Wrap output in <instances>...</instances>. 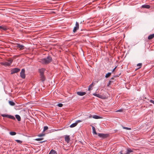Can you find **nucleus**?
I'll return each mask as SVG.
<instances>
[{
	"label": "nucleus",
	"mask_w": 154,
	"mask_h": 154,
	"mask_svg": "<svg viewBox=\"0 0 154 154\" xmlns=\"http://www.w3.org/2000/svg\"><path fill=\"white\" fill-rule=\"evenodd\" d=\"M25 69H22L20 73V75L21 77L23 79H25Z\"/></svg>",
	"instance_id": "5"
},
{
	"label": "nucleus",
	"mask_w": 154,
	"mask_h": 154,
	"mask_svg": "<svg viewBox=\"0 0 154 154\" xmlns=\"http://www.w3.org/2000/svg\"><path fill=\"white\" fill-rule=\"evenodd\" d=\"M142 66V63H138V64H137V66H140V67L138 69L140 68Z\"/></svg>",
	"instance_id": "28"
},
{
	"label": "nucleus",
	"mask_w": 154,
	"mask_h": 154,
	"mask_svg": "<svg viewBox=\"0 0 154 154\" xmlns=\"http://www.w3.org/2000/svg\"><path fill=\"white\" fill-rule=\"evenodd\" d=\"M122 109H119L116 111V112H122Z\"/></svg>",
	"instance_id": "37"
},
{
	"label": "nucleus",
	"mask_w": 154,
	"mask_h": 154,
	"mask_svg": "<svg viewBox=\"0 0 154 154\" xmlns=\"http://www.w3.org/2000/svg\"><path fill=\"white\" fill-rule=\"evenodd\" d=\"M111 72H108V73L106 74L105 75V77L106 78H108L110 77L111 75Z\"/></svg>",
	"instance_id": "23"
},
{
	"label": "nucleus",
	"mask_w": 154,
	"mask_h": 154,
	"mask_svg": "<svg viewBox=\"0 0 154 154\" xmlns=\"http://www.w3.org/2000/svg\"><path fill=\"white\" fill-rule=\"evenodd\" d=\"M80 77L81 78H82V75L81 74H80Z\"/></svg>",
	"instance_id": "42"
},
{
	"label": "nucleus",
	"mask_w": 154,
	"mask_h": 154,
	"mask_svg": "<svg viewBox=\"0 0 154 154\" xmlns=\"http://www.w3.org/2000/svg\"><path fill=\"white\" fill-rule=\"evenodd\" d=\"M92 117L94 118V119H101L102 118V117L100 116H97L96 115H94L93 116H92Z\"/></svg>",
	"instance_id": "16"
},
{
	"label": "nucleus",
	"mask_w": 154,
	"mask_h": 154,
	"mask_svg": "<svg viewBox=\"0 0 154 154\" xmlns=\"http://www.w3.org/2000/svg\"><path fill=\"white\" fill-rule=\"evenodd\" d=\"M2 116L4 117L8 118V115L6 114H3L2 115Z\"/></svg>",
	"instance_id": "33"
},
{
	"label": "nucleus",
	"mask_w": 154,
	"mask_h": 154,
	"mask_svg": "<svg viewBox=\"0 0 154 154\" xmlns=\"http://www.w3.org/2000/svg\"><path fill=\"white\" fill-rule=\"evenodd\" d=\"M111 80H114V78H111Z\"/></svg>",
	"instance_id": "45"
},
{
	"label": "nucleus",
	"mask_w": 154,
	"mask_h": 154,
	"mask_svg": "<svg viewBox=\"0 0 154 154\" xmlns=\"http://www.w3.org/2000/svg\"><path fill=\"white\" fill-rule=\"evenodd\" d=\"M150 6L147 5H144L142 6V7L144 8H146L147 9H149L150 8Z\"/></svg>",
	"instance_id": "12"
},
{
	"label": "nucleus",
	"mask_w": 154,
	"mask_h": 154,
	"mask_svg": "<svg viewBox=\"0 0 154 154\" xmlns=\"http://www.w3.org/2000/svg\"><path fill=\"white\" fill-rule=\"evenodd\" d=\"M48 129V128L47 126H45L44 127V131H45L46 130H47Z\"/></svg>",
	"instance_id": "34"
},
{
	"label": "nucleus",
	"mask_w": 154,
	"mask_h": 154,
	"mask_svg": "<svg viewBox=\"0 0 154 154\" xmlns=\"http://www.w3.org/2000/svg\"><path fill=\"white\" fill-rule=\"evenodd\" d=\"M45 141H42V142H41V143H42V142H45Z\"/></svg>",
	"instance_id": "47"
},
{
	"label": "nucleus",
	"mask_w": 154,
	"mask_h": 154,
	"mask_svg": "<svg viewBox=\"0 0 154 154\" xmlns=\"http://www.w3.org/2000/svg\"><path fill=\"white\" fill-rule=\"evenodd\" d=\"M43 139V138H36L35 139V140L36 141H40L42 140Z\"/></svg>",
	"instance_id": "30"
},
{
	"label": "nucleus",
	"mask_w": 154,
	"mask_h": 154,
	"mask_svg": "<svg viewBox=\"0 0 154 154\" xmlns=\"http://www.w3.org/2000/svg\"><path fill=\"white\" fill-rule=\"evenodd\" d=\"M120 154H123L122 152V151H121L120 152Z\"/></svg>",
	"instance_id": "43"
},
{
	"label": "nucleus",
	"mask_w": 154,
	"mask_h": 154,
	"mask_svg": "<svg viewBox=\"0 0 154 154\" xmlns=\"http://www.w3.org/2000/svg\"><path fill=\"white\" fill-rule=\"evenodd\" d=\"M149 101L150 102L153 103L154 104V100H150Z\"/></svg>",
	"instance_id": "36"
},
{
	"label": "nucleus",
	"mask_w": 154,
	"mask_h": 154,
	"mask_svg": "<svg viewBox=\"0 0 154 154\" xmlns=\"http://www.w3.org/2000/svg\"><path fill=\"white\" fill-rule=\"evenodd\" d=\"M56 153V152L55 150L52 149L51 151L49 154H54Z\"/></svg>",
	"instance_id": "26"
},
{
	"label": "nucleus",
	"mask_w": 154,
	"mask_h": 154,
	"mask_svg": "<svg viewBox=\"0 0 154 154\" xmlns=\"http://www.w3.org/2000/svg\"><path fill=\"white\" fill-rule=\"evenodd\" d=\"M52 60L51 57L48 56L46 58L39 59V62L43 64H46L50 63L52 61Z\"/></svg>",
	"instance_id": "1"
},
{
	"label": "nucleus",
	"mask_w": 154,
	"mask_h": 154,
	"mask_svg": "<svg viewBox=\"0 0 154 154\" xmlns=\"http://www.w3.org/2000/svg\"><path fill=\"white\" fill-rule=\"evenodd\" d=\"M86 93L85 92H78V95L79 96H82L86 94Z\"/></svg>",
	"instance_id": "11"
},
{
	"label": "nucleus",
	"mask_w": 154,
	"mask_h": 154,
	"mask_svg": "<svg viewBox=\"0 0 154 154\" xmlns=\"http://www.w3.org/2000/svg\"><path fill=\"white\" fill-rule=\"evenodd\" d=\"M81 23H82V21H80V28H79V23H78V25H77V26H78V30H79V32L80 31H82L84 29V28H82L81 27L82 26V24H81Z\"/></svg>",
	"instance_id": "7"
},
{
	"label": "nucleus",
	"mask_w": 154,
	"mask_h": 154,
	"mask_svg": "<svg viewBox=\"0 0 154 154\" xmlns=\"http://www.w3.org/2000/svg\"><path fill=\"white\" fill-rule=\"evenodd\" d=\"M17 47L19 48L20 50H22L24 49L25 47L23 45H21L20 44H17Z\"/></svg>",
	"instance_id": "6"
},
{
	"label": "nucleus",
	"mask_w": 154,
	"mask_h": 154,
	"mask_svg": "<svg viewBox=\"0 0 154 154\" xmlns=\"http://www.w3.org/2000/svg\"><path fill=\"white\" fill-rule=\"evenodd\" d=\"M16 133L14 132H10V134L11 135H14L16 134Z\"/></svg>",
	"instance_id": "27"
},
{
	"label": "nucleus",
	"mask_w": 154,
	"mask_h": 154,
	"mask_svg": "<svg viewBox=\"0 0 154 154\" xmlns=\"http://www.w3.org/2000/svg\"><path fill=\"white\" fill-rule=\"evenodd\" d=\"M116 67L113 70H112V72H113L114 71L115 69H116Z\"/></svg>",
	"instance_id": "39"
},
{
	"label": "nucleus",
	"mask_w": 154,
	"mask_h": 154,
	"mask_svg": "<svg viewBox=\"0 0 154 154\" xmlns=\"http://www.w3.org/2000/svg\"><path fill=\"white\" fill-rule=\"evenodd\" d=\"M139 154H141V153H139Z\"/></svg>",
	"instance_id": "49"
},
{
	"label": "nucleus",
	"mask_w": 154,
	"mask_h": 154,
	"mask_svg": "<svg viewBox=\"0 0 154 154\" xmlns=\"http://www.w3.org/2000/svg\"><path fill=\"white\" fill-rule=\"evenodd\" d=\"M7 61H4L0 63L1 64L5 66H9L11 65L13 62L12 59H10L9 60H7Z\"/></svg>",
	"instance_id": "2"
},
{
	"label": "nucleus",
	"mask_w": 154,
	"mask_h": 154,
	"mask_svg": "<svg viewBox=\"0 0 154 154\" xmlns=\"http://www.w3.org/2000/svg\"><path fill=\"white\" fill-rule=\"evenodd\" d=\"M125 154H130L127 151L126 153Z\"/></svg>",
	"instance_id": "44"
},
{
	"label": "nucleus",
	"mask_w": 154,
	"mask_h": 154,
	"mask_svg": "<svg viewBox=\"0 0 154 154\" xmlns=\"http://www.w3.org/2000/svg\"><path fill=\"white\" fill-rule=\"evenodd\" d=\"M98 136L100 137L104 138L108 137L109 134H106L99 133Z\"/></svg>",
	"instance_id": "4"
},
{
	"label": "nucleus",
	"mask_w": 154,
	"mask_h": 154,
	"mask_svg": "<svg viewBox=\"0 0 154 154\" xmlns=\"http://www.w3.org/2000/svg\"><path fill=\"white\" fill-rule=\"evenodd\" d=\"M82 122V120H78V123H79V122Z\"/></svg>",
	"instance_id": "40"
},
{
	"label": "nucleus",
	"mask_w": 154,
	"mask_h": 154,
	"mask_svg": "<svg viewBox=\"0 0 154 154\" xmlns=\"http://www.w3.org/2000/svg\"><path fill=\"white\" fill-rule=\"evenodd\" d=\"M94 82H93L89 86L88 90L89 91L91 90L92 89V87L94 86Z\"/></svg>",
	"instance_id": "13"
},
{
	"label": "nucleus",
	"mask_w": 154,
	"mask_h": 154,
	"mask_svg": "<svg viewBox=\"0 0 154 154\" xmlns=\"http://www.w3.org/2000/svg\"><path fill=\"white\" fill-rule=\"evenodd\" d=\"M77 125V122L76 121L75 123H74L72 124H71L70 126V128H73L76 126Z\"/></svg>",
	"instance_id": "18"
},
{
	"label": "nucleus",
	"mask_w": 154,
	"mask_h": 154,
	"mask_svg": "<svg viewBox=\"0 0 154 154\" xmlns=\"http://www.w3.org/2000/svg\"><path fill=\"white\" fill-rule=\"evenodd\" d=\"M8 118L13 120H15V118L14 116L11 115H8Z\"/></svg>",
	"instance_id": "24"
},
{
	"label": "nucleus",
	"mask_w": 154,
	"mask_h": 154,
	"mask_svg": "<svg viewBox=\"0 0 154 154\" xmlns=\"http://www.w3.org/2000/svg\"><path fill=\"white\" fill-rule=\"evenodd\" d=\"M92 129L93 130V133L97 135V133L96 132V131L95 128L94 126H92Z\"/></svg>",
	"instance_id": "19"
},
{
	"label": "nucleus",
	"mask_w": 154,
	"mask_h": 154,
	"mask_svg": "<svg viewBox=\"0 0 154 154\" xmlns=\"http://www.w3.org/2000/svg\"><path fill=\"white\" fill-rule=\"evenodd\" d=\"M92 117V115H90V116H88V117H89V118H91Z\"/></svg>",
	"instance_id": "41"
},
{
	"label": "nucleus",
	"mask_w": 154,
	"mask_h": 154,
	"mask_svg": "<svg viewBox=\"0 0 154 154\" xmlns=\"http://www.w3.org/2000/svg\"><path fill=\"white\" fill-rule=\"evenodd\" d=\"M0 29H2L4 30H6L8 29V28L4 26H0Z\"/></svg>",
	"instance_id": "14"
},
{
	"label": "nucleus",
	"mask_w": 154,
	"mask_h": 154,
	"mask_svg": "<svg viewBox=\"0 0 154 154\" xmlns=\"http://www.w3.org/2000/svg\"><path fill=\"white\" fill-rule=\"evenodd\" d=\"M57 106H58L59 107H61L63 106V104L62 103H60L58 104L57 105Z\"/></svg>",
	"instance_id": "32"
},
{
	"label": "nucleus",
	"mask_w": 154,
	"mask_h": 154,
	"mask_svg": "<svg viewBox=\"0 0 154 154\" xmlns=\"http://www.w3.org/2000/svg\"><path fill=\"white\" fill-rule=\"evenodd\" d=\"M15 141L17 142L18 143H21L22 142V141H21L20 140H16Z\"/></svg>",
	"instance_id": "31"
},
{
	"label": "nucleus",
	"mask_w": 154,
	"mask_h": 154,
	"mask_svg": "<svg viewBox=\"0 0 154 154\" xmlns=\"http://www.w3.org/2000/svg\"><path fill=\"white\" fill-rule=\"evenodd\" d=\"M41 76V80L42 82H44L45 80V79L44 75H40Z\"/></svg>",
	"instance_id": "17"
},
{
	"label": "nucleus",
	"mask_w": 154,
	"mask_h": 154,
	"mask_svg": "<svg viewBox=\"0 0 154 154\" xmlns=\"http://www.w3.org/2000/svg\"><path fill=\"white\" fill-rule=\"evenodd\" d=\"M44 135V134H40L38 135V137H42Z\"/></svg>",
	"instance_id": "38"
},
{
	"label": "nucleus",
	"mask_w": 154,
	"mask_h": 154,
	"mask_svg": "<svg viewBox=\"0 0 154 154\" xmlns=\"http://www.w3.org/2000/svg\"><path fill=\"white\" fill-rule=\"evenodd\" d=\"M154 37V33L151 34L149 36L148 39L149 40H151Z\"/></svg>",
	"instance_id": "15"
},
{
	"label": "nucleus",
	"mask_w": 154,
	"mask_h": 154,
	"mask_svg": "<svg viewBox=\"0 0 154 154\" xmlns=\"http://www.w3.org/2000/svg\"><path fill=\"white\" fill-rule=\"evenodd\" d=\"M123 128L127 130H131V128L126 127H123Z\"/></svg>",
	"instance_id": "29"
},
{
	"label": "nucleus",
	"mask_w": 154,
	"mask_h": 154,
	"mask_svg": "<svg viewBox=\"0 0 154 154\" xmlns=\"http://www.w3.org/2000/svg\"><path fill=\"white\" fill-rule=\"evenodd\" d=\"M112 82V81L111 80H109V83L108 84H107V86H109V85L111 84V83Z\"/></svg>",
	"instance_id": "35"
},
{
	"label": "nucleus",
	"mask_w": 154,
	"mask_h": 154,
	"mask_svg": "<svg viewBox=\"0 0 154 154\" xmlns=\"http://www.w3.org/2000/svg\"><path fill=\"white\" fill-rule=\"evenodd\" d=\"M127 152H128V153H129V154H130V153L131 152H133V151L130 148H128L127 149Z\"/></svg>",
	"instance_id": "25"
},
{
	"label": "nucleus",
	"mask_w": 154,
	"mask_h": 154,
	"mask_svg": "<svg viewBox=\"0 0 154 154\" xmlns=\"http://www.w3.org/2000/svg\"><path fill=\"white\" fill-rule=\"evenodd\" d=\"M9 103L11 106H14L15 105V103L12 101H9Z\"/></svg>",
	"instance_id": "21"
},
{
	"label": "nucleus",
	"mask_w": 154,
	"mask_h": 154,
	"mask_svg": "<svg viewBox=\"0 0 154 154\" xmlns=\"http://www.w3.org/2000/svg\"><path fill=\"white\" fill-rule=\"evenodd\" d=\"M93 95L99 98H102L103 96L99 94H97L96 93H94L93 94Z\"/></svg>",
	"instance_id": "9"
},
{
	"label": "nucleus",
	"mask_w": 154,
	"mask_h": 154,
	"mask_svg": "<svg viewBox=\"0 0 154 154\" xmlns=\"http://www.w3.org/2000/svg\"><path fill=\"white\" fill-rule=\"evenodd\" d=\"M75 25H76V26L75 27H74V29H73V32H75L76 30H77V22H76L75 23Z\"/></svg>",
	"instance_id": "22"
},
{
	"label": "nucleus",
	"mask_w": 154,
	"mask_h": 154,
	"mask_svg": "<svg viewBox=\"0 0 154 154\" xmlns=\"http://www.w3.org/2000/svg\"><path fill=\"white\" fill-rule=\"evenodd\" d=\"M15 117L17 119L18 121H20L21 120V118L20 116L18 115H15Z\"/></svg>",
	"instance_id": "20"
},
{
	"label": "nucleus",
	"mask_w": 154,
	"mask_h": 154,
	"mask_svg": "<svg viewBox=\"0 0 154 154\" xmlns=\"http://www.w3.org/2000/svg\"><path fill=\"white\" fill-rule=\"evenodd\" d=\"M115 77H118V75H116V76H114Z\"/></svg>",
	"instance_id": "46"
},
{
	"label": "nucleus",
	"mask_w": 154,
	"mask_h": 154,
	"mask_svg": "<svg viewBox=\"0 0 154 154\" xmlns=\"http://www.w3.org/2000/svg\"><path fill=\"white\" fill-rule=\"evenodd\" d=\"M80 14V12H79V13H78V14Z\"/></svg>",
	"instance_id": "48"
},
{
	"label": "nucleus",
	"mask_w": 154,
	"mask_h": 154,
	"mask_svg": "<svg viewBox=\"0 0 154 154\" xmlns=\"http://www.w3.org/2000/svg\"><path fill=\"white\" fill-rule=\"evenodd\" d=\"M45 69L44 68H42L39 70V72L40 73V75H44Z\"/></svg>",
	"instance_id": "10"
},
{
	"label": "nucleus",
	"mask_w": 154,
	"mask_h": 154,
	"mask_svg": "<svg viewBox=\"0 0 154 154\" xmlns=\"http://www.w3.org/2000/svg\"><path fill=\"white\" fill-rule=\"evenodd\" d=\"M65 140L67 143H69L70 140V138L69 136L66 135L65 137Z\"/></svg>",
	"instance_id": "8"
},
{
	"label": "nucleus",
	"mask_w": 154,
	"mask_h": 154,
	"mask_svg": "<svg viewBox=\"0 0 154 154\" xmlns=\"http://www.w3.org/2000/svg\"><path fill=\"white\" fill-rule=\"evenodd\" d=\"M20 70V69H19L17 68H14L12 69L11 71V74H14L15 73H16L18 72Z\"/></svg>",
	"instance_id": "3"
}]
</instances>
